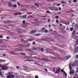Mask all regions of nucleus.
Masks as SVG:
<instances>
[{
    "instance_id": "f257e3e1",
    "label": "nucleus",
    "mask_w": 78,
    "mask_h": 78,
    "mask_svg": "<svg viewBox=\"0 0 78 78\" xmlns=\"http://www.w3.org/2000/svg\"><path fill=\"white\" fill-rule=\"evenodd\" d=\"M72 64L71 63H70L69 65V68L70 69V71H71L70 72V75H72V74L75 73V72H74V71H71L72 70Z\"/></svg>"
},
{
    "instance_id": "f03ea898",
    "label": "nucleus",
    "mask_w": 78,
    "mask_h": 78,
    "mask_svg": "<svg viewBox=\"0 0 78 78\" xmlns=\"http://www.w3.org/2000/svg\"><path fill=\"white\" fill-rule=\"evenodd\" d=\"M78 33H76L75 35V37L74 38V39H76V40L77 39V40H76V45H78Z\"/></svg>"
},
{
    "instance_id": "7ed1b4c3",
    "label": "nucleus",
    "mask_w": 78,
    "mask_h": 78,
    "mask_svg": "<svg viewBox=\"0 0 78 78\" xmlns=\"http://www.w3.org/2000/svg\"><path fill=\"white\" fill-rule=\"evenodd\" d=\"M1 68H2V69L4 70H6L8 69H9L8 67L5 66H0Z\"/></svg>"
},
{
    "instance_id": "20e7f679",
    "label": "nucleus",
    "mask_w": 78,
    "mask_h": 78,
    "mask_svg": "<svg viewBox=\"0 0 78 78\" xmlns=\"http://www.w3.org/2000/svg\"><path fill=\"white\" fill-rule=\"evenodd\" d=\"M7 78H14V76H12V75L8 74L7 76Z\"/></svg>"
},
{
    "instance_id": "39448f33",
    "label": "nucleus",
    "mask_w": 78,
    "mask_h": 78,
    "mask_svg": "<svg viewBox=\"0 0 78 78\" xmlns=\"http://www.w3.org/2000/svg\"><path fill=\"white\" fill-rule=\"evenodd\" d=\"M3 23H11V21H4V22H3Z\"/></svg>"
},
{
    "instance_id": "423d86ee",
    "label": "nucleus",
    "mask_w": 78,
    "mask_h": 78,
    "mask_svg": "<svg viewBox=\"0 0 78 78\" xmlns=\"http://www.w3.org/2000/svg\"><path fill=\"white\" fill-rule=\"evenodd\" d=\"M36 30H32V31L30 32L29 34H34L36 33Z\"/></svg>"
},
{
    "instance_id": "0eeeda50",
    "label": "nucleus",
    "mask_w": 78,
    "mask_h": 78,
    "mask_svg": "<svg viewBox=\"0 0 78 78\" xmlns=\"http://www.w3.org/2000/svg\"><path fill=\"white\" fill-rule=\"evenodd\" d=\"M22 27H24V28H26V27H27L28 25V23H25L24 24H22Z\"/></svg>"
},
{
    "instance_id": "6e6552de",
    "label": "nucleus",
    "mask_w": 78,
    "mask_h": 78,
    "mask_svg": "<svg viewBox=\"0 0 78 78\" xmlns=\"http://www.w3.org/2000/svg\"><path fill=\"white\" fill-rule=\"evenodd\" d=\"M74 52L75 53H78V46L75 48Z\"/></svg>"
},
{
    "instance_id": "1a4fd4ad",
    "label": "nucleus",
    "mask_w": 78,
    "mask_h": 78,
    "mask_svg": "<svg viewBox=\"0 0 78 78\" xmlns=\"http://www.w3.org/2000/svg\"><path fill=\"white\" fill-rule=\"evenodd\" d=\"M62 72L64 73L65 75L66 76V78H67V74H66V73L65 72V71H64L63 70L61 69Z\"/></svg>"
},
{
    "instance_id": "9d476101",
    "label": "nucleus",
    "mask_w": 78,
    "mask_h": 78,
    "mask_svg": "<svg viewBox=\"0 0 78 78\" xmlns=\"http://www.w3.org/2000/svg\"><path fill=\"white\" fill-rule=\"evenodd\" d=\"M49 9H51V10H55V9H56V7H50L49 8Z\"/></svg>"
},
{
    "instance_id": "9b49d317",
    "label": "nucleus",
    "mask_w": 78,
    "mask_h": 78,
    "mask_svg": "<svg viewBox=\"0 0 78 78\" xmlns=\"http://www.w3.org/2000/svg\"><path fill=\"white\" fill-rule=\"evenodd\" d=\"M8 5H9V7H12V4L11 3H10V2H9L8 3Z\"/></svg>"
},
{
    "instance_id": "f8f14e48",
    "label": "nucleus",
    "mask_w": 78,
    "mask_h": 78,
    "mask_svg": "<svg viewBox=\"0 0 78 78\" xmlns=\"http://www.w3.org/2000/svg\"><path fill=\"white\" fill-rule=\"evenodd\" d=\"M75 29H78V23H77L75 26Z\"/></svg>"
},
{
    "instance_id": "ddd939ff",
    "label": "nucleus",
    "mask_w": 78,
    "mask_h": 78,
    "mask_svg": "<svg viewBox=\"0 0 78 78\" xmlns=\"http://www.w3.org/2000/svg\"><path fill=\"white\" fill-rule=\"evenodd\" d=\"M60 68H59L56 71V73H59V72H60Z\"/></svg>"
},
{
    "instance_id": "4468645a",
    "label": "nucleus",
    "mask_w": 78,
    "mask_h": 78,
    "mask_svg": "<svg viewBox=\"0 0 78 78\" xmlns=\"http://www.w3.org/2000/svg\"><path fill=\"white\" fill-rule=\"evenodd\" d=\"M43 59L44 60H45L46 61H50V59H48L47 58H43Z\"/></svg>"
},
{
    "instance_id": "2eb2a0df",
    "label": "nucleus",
    "mask_w": 78,
    "mask_h": 78,
    "mask_svg": "<svg viewBox=\"0 0 78 78\" xmlns=\"http://www.w3.org/2000/svg\"><path fill=\"white\" fill-rule=\"evenodd\" d=\"M5 60H2V59H0V62H5Z\"/></svg>"
},
{
    "instance_id": "dca6fc26",
    "label": "nucleus",
    "mask_w": 78,
    "mask_h": 78,
    "mask_svg": "<svg viewBox=\"0 0 78 78\" xmlns=\"http://www.w3.org/2000/svg\"><path fill=\"white\" fill-rule=\"evenodd\" d=\"M66 58H67V60L68 59H70V58H71V56H66Z\"/></svg>"
},
{
    "instance_id": "f3484780",
    "label": "nucleus",
    "mask_w": 78,
    "mask_h": 78,
    "mask_svg": "<svg viewBox=\"0 0 78 78\" xmlns=\"http://www.w3.org/2000/svg\"><path fill=\"white\" fill-rule=\"evenodd\" d=\"M32 49V50H37V48H32V49Z\"/></svg>"
},
{
    "instance_id": "a211bd4d",
    "label": "nucleus",
    "mask_w": 78,
    "mask_h": 78,
    "mask_svg": "<svg viewBox=\"0 0 78 78\" xmlns=\"http://www.w3.org/2000/svg\"><path fill=\"white\" fill-rule=\"evenodd\" d=\"M74 29L73 27H71L70 28V30L71 31H72Z\"/></svg>"
},
{
    "instance_id": "6ab92c4d",
    "label": "nucleus",
    "mask_w": 78,
    "mask_h": 78,
    "mask_svg": "<svg viewBox=\"0 0 78 78\" xmlns=\"http://www.w3.org/2000/svg\"><path fill=\"white\" fill-rule=\"evenodd\" d=\"M75 33H76V31L75 30H74L73 32V34H75Z\"/></svg>"
},
{
    "instance_id": "aec40b11",
    "label": "nucleus",
    "mask_w": 78,
    "mask_h": 78,
    "mask_svg": "<svg viewBox=\"0 0 78 78\" xmlns=\"http://www.w3.org/2000/svg\"><path fill=\"white\" fill-rule=\"evenodd\" d=\"M16 51H22V49H17L16 50Z\"/></svg>"
},
{
    "instance_id": "412c9836",
    "label": "nucleus",
    "mask_w": 78,
    "mask_h": 78,
    "mask_svg": "<svg viewBox=\"0 0 78 78\" xmlns=\"http://www.w3.org/2000/svg\"><path fill=\"white\" fill-rule=\"evenodd\" d=\"M40 50L41 51L43 52V51H44V48H40Z\"/></svg>"
},
{
    "instance_id": "4be33fe9",
    "label": "nucleus",
    "mask_w": 78,
    "mask_h": 78,
    "mask_svg": "<svg viewBox=\"0 0 78 78\" xmlns=\"http://www.w3.org/2000/svg\"><path fill=\"white\" fill-rule=\"evenodd\" d=\"M44 33H48V31L47 30H44Z\"/></svg>"
},
{
    "instance_id": "5701e85b",
    "label": "nucleus",
    "mask_w": 78,
    "mask_h": 78,
    "mask_svg": "<svg viewBox=\"0 0 78 78\" xmlns=\"http://www.w3.org/2000/svg\"><path fill=\"white\" fill-rule=\"evenodd\" d=\"M58 36V37H62V36L61 35H60L59 34H58L57 35Z\"/></svg>"
},
{
    "instance_id": "b1692460",
    "label": "nucleus",
    "mask_w": 78,
    "mask_h": 78,
    "mask_svg": "<svg viewBox=\"0 0 78 78\" xmlns=\"http://www.w3.org/2000/svg\"><path fill=\"white\" fill-rule=\"evenodd\" d=\"M17 33H20V34H22V32L21 31H17Z\"/></svg>"
},
{
    "instance_id": "393cba45",
    "label": "nucleus",
    "mask_w": 78,
    "mask_h": 78,
    "mask_svg": "<svg viewBox=\"0 0 78 78\" xmlns=\"http://www.w3.org/2000/svg\"><path fill=\"white\" fill-rule=\"evenodd\" d=\"M37 36H40V35H41V34H36Z\"/></svg>"
},
{
    "instance_id": "a878e982",
    "label": "nucleus",
    "mask_w": 78,
    "mask_h": 78,
    "mask_svg": "<svg viewBox=\"0 0 78 78\" xmlns=\"http://www.w3.org/2000/svg\"><path fill=\"white\" fill-rule=\"evenodd\" d=\"M27 51H31L32 50L31 49H27Z\"/></svg>"
},
{
    "instance_id": "bb28decb",
    "label": "nucleus",
    "mask_w": 78,
    "mask_h": 78,
    "mask_svg": "<svg viewBox=\"0 0 78 78\" xmlns=\"http://www.w3.org/2000/svg\"><path fill=\"white\" fill-rule=\"evenodd\" d=\"M30 44H27V45H26V47H30Z\"/></svg>"
},
{
    "instance_id": "cd10ccee",
    "label": "nucleus",
    "mask_w": 78,
    "mask_h": 78,
    "mask_svg": "<svg viewBox=\"0 0 78 78\" xmlns=\"http://www.w3.org/2000/svg\"><path fill=\"white\" fill-rule=\"evenodd\" d=\"M76 63L77 66H78V61H76Z\"/></svg>"
},
{
    "instance_id": "c85d7f7f",
    "label": "nucleus",
    "mask_w": 78,
    "mask_h": 78,
    "mask_svg": "<svg viewBox=\"0 0 78 78\" xmlns=\"http://www.w3.org/2000/svg\"><path fill=\"white\" fill-rule=\"evenodd\" d=\"M65 24V25H69V22H67V23H64Z\"/></svg>"
},
{
    "instance_id": "c756f323",
    "label": "nucleus",
    "mask_w": 78,
    "mask_h": 78,
    "mask_svg": "<svg viewBox=\"0 0 78 78\" xmlns=\"http://www.w3.org/2000/svg\"><path fill=\"white\" fill-rule=\"evenodd\" d=\"M23 17L24 18H26V17H27V15H25L23 16Z\"/></svg>"
},
{
    "instance_id": "7c9ffc66",
    "label": "nucleus",
    "mask_w": 78,
    "mask_h": 78,
    "mask_svg": "<svg viewBox=\"0 0 78 78\" xmlns=\"http://www.w3.org/2000/svg\"><path fill=\"white\" fill-rule=\"evenodd\" d=\"M35 5H36V6H39V5H38V4H34Z\"/></svg>"
},
{
    "instance_id": "2f4dec72",
    "label": "nucleus",
    "mask_w": 78,
    "mask_h": 78,
    "mask_svg": "<svg viewBox=\"0 0 78 78\" xmlns=\"http://www.w3.org/2000/svg\"><path fill=\"white\" fill-rule=\"evenodd\" d=\"M13 7H14V8H17V5H13Z\"/></svg>"
},
{
    "instance_id": "473e14b6",
    "label": "nucleus",
    "mask_w": 78,
    "mask_h": 78,
    "mask_svg": "<svg viewBox=\"0 0 78 78\" xmlns=\"http://www.w3.org/2000/svg\"><path fill=\"white\" fill-rule=\"evenodd\" d=\"M21 55H26V54L22 53V52H21Z\"/></svg>"
},
{
    "instance_id": "72a5a7b5",
    "label": "nucleus",
    "mask_w": 78,
    "mask_h": 78,
    "mask_svg": "<svg viewBox=\"0 0 78 78\" xmlns=\"http://www.w3.org/2000/svg\"><path fill=\"white\" fill-rule=\"evenodd\" d=\"M26 58H27V59H30V57L27 56L26 57Z\"/></svg>"
},
{
    "instance_id": "f704fd0d",
    "label": "nucleus",
    "mask_w": 78,
    "mask_h": 78,
    "mask_svg": "<svg viewBox=\"0 0 78 78\" xmlns=\"http://www.w3.org/2000/svg\"><path fill=\"white\" fill-rule=\"evenodd\" d=\"M20 10V11H25V9H21Z\"/></svg>"
},
{
    "instance_id": "c9c22d12",
    "label": "nucleus",
    "mask_w": 78,
    "mask_h": 78,
    "mask_svg": "<svg viewBox=\"0 0 78 78\" xmlns=\"http://www.w3.org/2000/svg\"><path fill=\"white\" fill-rule=\"evenodd\" d=\"M53 31V32H55V33H54V34H57L56 31Z\"/></svg>"
},
{
    "instance_id": "e433bc0d",
    "label": "nucleus",
    "mask_w": 78,
    "mask_h": 78,
    "mask_svg": "<svg viewBox=\"0 0 78 78\" xmlns=\"http://www.w3.org/2000/svg\"><path fill=\"white\" fill-rule=\"evenodd\" d=\"M72 11H73L72 10H70L69 11H68V12H67L68 13H69V12H72Z\"/></svg>"
},
{
    "instance_id": "4c0bfd02",
    "label": "nucleus",
    "mask_w": 78,
    "mask_h": 78,
    "mask_svg": "<svg viewBox=\"0 0 78 78\" xmlns=\"http://www.w3.org/2000/svg\"><path fill=\"white\" fill-rule=\"evenodd\" d=\"M55 10L56 11H58V8H56L55 7Z\"/></svg>"
},
{
    "instance_id": "58836bf2",
    "label": "nucleus",
    "mask_w": 78,
    "mask_h": 78,
    "mask_svg": "<svg viewBox=\"0 0 78 78\" xmlns=\"http://www.w3.org/2000/svg\"><path fill=\"white\" fill-rule=\"evenodd\" d=\"M11 1L12 2H16V1L15 0H11Z\"/></svg>"
},
{
    "instance_id": "ea45409f",
    "label": "nucleus",
    "mask_w": 78,
    "mask_h": 78,
    "mask_svg": "<svg viewBox=\"0 0 78 78\" xmlns=\"http://www.w3.org/2000/svg\"><path fill=\"white\" fill-rule=\"evenodd\" d=\"M23 24H25V21L24 20L23 21Z\"/></svg>"
},
{
    "instance_id": "a19ab883",
    "label": "nucleus",
    "mask_w": 78,
    "mask_h": 78,
    "mask_svg": "<svg viewBox=\"0 0 78 78\" xmlns=\"http://www.w3.org/2000/svg\"><path fill=\"white\" fill-rule=\"evenodd\" d=\"M64 60H67V57H65L64 58Z\"/></svg>"
},
{
    "instance_id": "79ce46f5",
    "label": "nucleus",
    "mask_w": 78,
    "mask_h": 78,
    "mask_svg": "<svg viewBox=\"0 0 78 78\" xmlns=\"http://www.w3.org/2000/svg\"><path fill=\"white\" fill-rule=\"evenodd\" d=\"M33 58H34L35 59H37V57H33Z\"/></svg>"
},
{
    "instance_id": "37998d69",
    "label": "nucleus",
    "mask_w": 78,
    "mask_h": 78,
    "mask_svg": "<svg viewBox=\"0 0 78 78\" xmlns=\"http://www.w3.org/2000/svg\"><path fill=\"white\" fill-rule=\"evenodd\" d=\"M55 18L56 19H59V16H57L55 17Z\"/></svg>"
},
{
    "instance_id": "c03bdc74",
    "label": "nucleus",
    "mask_w": 78,
    "mask_h": 78,
    "mask_svg": "<svg viewBox=\"0 0 78 78\" xmlns=\"http://www.w3.org/2000/svg\"><path fill=\"white\" fill-rule=\"evenodd\" d=\"M76 66V65L75 64H73V67H75V66Z\"/></svg>"
},
{
    "instance_id": "a18cd8bd",
    "label": "nucleus",
    "mask_w": 78,
    "mask_h": 78,
    "mask_svg": "<svg viewBox=\"0 0 78 78\" xmlns=\"http://www.w3.org/2000/svg\"><path fill=\"white\" fill-rule=\"evenodd\" d=\"M73 2H74V3H76L77 2L76 0H74Z\"/></svg>"
},
{
    "instance_id": "49530a36",
    "label": "nucleus",
    "mask_w": 78,
    "mask_h": 78,
    "mask_svg": "<svg viewBox=\"0 0 78 78\" xmlns=\"http://www.w3.org/2000/svg\"><path fill=\"white\" fill-rule=\"evenodd\" d=\"M0 75L1 76H2V77H3V76H2V73L1 72H0Z\"/></svg>"
},
{
    "instance_id": "de8ad7c7",
    "label": "nucleus",
    "mask_w": 78,
    "mask_h": 78,
    "mask_svg": "<svg viewBox=\"0 0 78 78\" xmlns=\"http://www.w3.org/2000/svg\"><path fill=\"white\" fill-rule=\"evenodd\" d=\"M33 41V39H30L29 40V41Z\"/></svg>"
},
{
    "instance_id": "09e8293b",
    "label": "nucleus",
    "mask_w": 78,
    "mask_h": 78,
    "mask_svg": "<svg viewBox=\"0 0 78 78\" xmlns=\"http://www.w3.org/2000/svg\"><path fill=\"white\" fill-rule=\"evenodd\" d=\"M60 4H57V6H60Z\"/></svg>"
},
{
    "instance_id": "8fccbe9b",
    "label": "nucleus",
    "mask_w": 78,
    "mask_h": 78,
    "mask_svg": "<svg viewBox=\"0 0 78 78\" xmlns=\"http://www.w3.org/2000/svg\"><path fill=\"white\" fill-rule=\"evenodd\" d=\"M12 55H19V54H17V53H16V54H14V53H12Z\"/></svg>"
},
{
    "instance_id": "3c124183",
    "label": "nucleus",
    "mask_w": 78,
    "mask_h": 78,
    "mask_svg": "<svg viewBox=\"0 0 78 78\" xmlns=\"http://www.w3.org/2000/svg\"><path fill=\"white\" fill-rule=\"evenodd\" d=\"M61 3H65V4H66V3L64 2H61Z\"/></svg>"
},
{
    "instance_id": "603ef678",
    "label": "nucleus",
    "mask_w": 78,
    "mask_h": 78,
    "mask_svg": "<svg viewBox=\"0 0 78 78\" xmlns=\"http://www.w3.org/2000/svg\"><path fill=\"white\" fill-rule=\"evenodd\" d=\"M37 66H41V64L38 63L37 64Z\"/></svg>"
},
{
    "instance_id": "864d4df0",
    "label": "nucleus",
    "mask_w": 78,
    "mask_h": 78,
    "mask_svg": "<svg viewBox=\"0 0 78 78\" xmlns=\"http://www.w3.org/2000/svg\"><path fill=\"white\" fill-rule=\"evenodd\" d=\"M23 36L22 35H20L19 36V37H23Z\"/></svg>"
},
{
    "instance_id": "5fc2aeb1",
    "label": "nucleus",
    "mask_w": 78,
    "mask_h": 78,
    "mask_svg": "<svg viewBox=\"0 0 78 78\" xmlns=\"http://www.w3.org/2000/svg\"><path fill=\"white\" fill-rule=\"evenodd\" d=\"M35 78H39V77H38V76H35Z\"/></svg>"
},
{
    "instance_id": "6e6d98bb",
    "label": "nucleus",
    "mask_w": 78,
    "mask_h": 78,
    "mask_svg": "<svg viewBox=\"0 0 78 78\" xmlns=\"http://www.w3.org/2000/svg\"><path fill=\"white\" fill-rule=\"evenodd\" d=\"M44 30H45V28H43V29H42V31H44Z\"/></svg>"
},
{
    "instance_id": "4d7b16f0",
    "label": "nucleus",
    "mask_w": 78,
    "mask_h": 78,
    "mask_svg": "<svg viewBox=\"0 0 78 78\" xmlns=\"http://www.w3.org/2000/svg\"><path fill=\"white\" fill-rule=\"evenodd\" d=\"M21 14V13H19V14L17 13L16 14V15H20V14Z\"/></svg>"
},
{
    "instance_id": "13d9d810",
    "label": "nucleus",
    "mask_w": 78,
    "mask_h": 78,
    "mask_svg": "<svg viewBox=\"0 0 78 78\" xmlns=\"http://www.w3.org/2000/svg\"><path fill=\"white\" fill-rule=\"evenodd\" d=\"M23 32L25 33H27V31L26 30H23Z\"/></svg>"
},
{
    "instance_id": "bf43d9fd",
    "label": "nucleus",
    "mask_w": 78,
    "mask_h": 78,
    "mask_svg": "<svg viewBox=\"0 0 78 78\" xmlns=\"http://www.w3.org/2000/svg\"><path fill=\"white\" fill-rule=\"evenodd\" d=\"M17 5H18V6H20V3L18 2L17 3Z\"/></svg>"
},
{
    "instance_id": "052dcab7",
    "label": "nucleus",
    "mask_w": 78,
    "mask_h": 78,
    "mask_svg": "<svg viewBox=\"0 0 78 78\" xmlns=\"http://www.w3.org/2000/svg\"><path fill=\"white\" fill-rule=\"evenodd\" d=\"M3 38V36H2L0 35V38Z\"/></svg>"
},
{
    "instance_id": "680f3d73",
    "label": "nucleus",
    "mask_w": 78,
    "mask_h": 78,
    "mask_svg": "<svg viewBox=\"0 0 78 78\" xmlns=\"http://www.w3.org/2000/svg\"><path fill=\"white\" fill-rule=\"evenodd\" d=\"M56 23H59V22H58V20H56Z\"/></svg>"
},
{
    "instance_id": "e2e57ef3",
    "label": "nucleus",
    "mask_w": 78,
    "mask_h": 78,
    "mask_svg": "<svg viewBox=\"0 0 78 78\" xmlns=\"http://www.w3.org/2000/svg\"><path fill=\"white\" fill-rule=\"evenodd\" d=\"M33 45H34L35 44H36V42H33Z\"/></svg>"
},
{
    "instance_id": "0e129e2a",
    "label": "nucleus",
    "mask_w": 78,
    "mask_h": 78,
    "mask_svg": "<svg viewBox=\"0 0 78 78\" xmlns=\"http://www.w3.org/2000/svg\"><path fill=\"white\" fill-rule=\"evenodd\" d=\"M37 59H38V60H41V58H37Z\"/></svg>"
},
{
    "instance_id": "69168bd1",
    "label": "nucleus",
    "mask_w": 78,
    "mask_h": 78,
    "mask_svg": "<svg viewBox=\"0 0 78 78\" xmlns=\"http://www.w3.org/2000/svg\"><path fill=\"white\" fill-rule=\"evenodd\" d=\"M46 71V72H48V70H47V69H44Z\"/></svg>"
},
{
    "instance_id": "338daca9",
    "label": "nucleus",
    "mask_w": 78,
    "mask_h": 78,
    "mask_svg": "<svg viewBox=\"0 0 78 78\" xmlns=\"http://www.w3.org/2000/svg\"><path fill=\"white\" fill-rule=\"evenodd\" d=\"M52 27H56V26H55V25L54 24H52Z\"/></svg>"
},
{
    "instance_id": "774afa93",
    "label": "nucleus",
    "mask_w": 78,
    "mask_h": 78,
    "mask_svg": "<svg viewBox=\"0 0 78 78\" xmlns=\"http://www.w3.org/2000/svg\"><path fill=\"white\" fill-rule=\"evenodd\" d=\"M76 58H78V55H76Z\"/></svg>"
}]
</instances>
